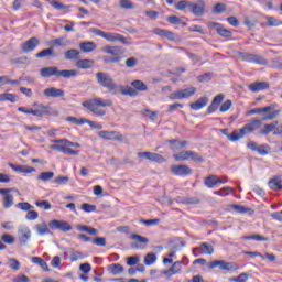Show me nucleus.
I'll use <instances>...</instances> for the list:
<instances>
[{
	"label": "nucleus",
	"mask_w": 282,
	"mask_h": 282,
	"mask_svg": "<svg viewBox=\"0 0 282 282\" xmlns=\"http://www.w3.org/2000/svg\"><path fill=\"white\" fill-rule=\"evenodd\" d=\"M261 124H263V122L259 119H256L250 123L245 124L241 129L234 130L230 134L228 133V129H221L220 131L223 135H226L230 142H239V140L248 135V133H252V131L261 129Z\"/></svg>",
	"instance_id": "f257e3e1"
},
{
	"label": "nucleus",
	"mask_w": 282,
	"mask_h": 282,
	"mask_svg": "<svg viewBox=\"0 0 282 282\" xmlns=\"http://www.w3.org/2000/svg\"><path fill=\"white\" fill-rule=\"evenodd\" d=\"M111 105H113L111 99H102L99 97L83 102V107L99 117L106 116L107 112L102 109H98V107H111Z\"/></svg>",
	"instance_id": "f03ea898"
},
{
	"label": "nucleus",
	"mask_w": 282,
	"mask_h": 282,
	"mask_svg": "<svg viewBox=\"0 0 282 282\" xmlns=\"http://www.w3.org/2000/svg\"><path fill=\"white\" fill-rule=\"evenodd\" d=\"M40 75L42 78H50L56 76V78H76L78 76V70L76 69H64L59 70L56 66L44 67L40 69Z\"/></svg>",
	"instance_id": "7ed1b4c3"
},
{
	"label": "nucleus",
	"mask_w": 282,
	"mask_h": 282,
	"mask_svg": "<svg viewBox=\"0 0 282 282\" xmlns=\"http://www.w3.org/2000/svg\"><path fill=\"white\" fill-rule=\"evenodd\" d=\"M95 78L97 80V84L100 87L108 89L110 94H113L115 89H118V84L113 82V78L111 77V75H109V73L98 72L95 74Z\"/></svg>",
	"instance_id": "20e7f679"
},
{
	"label": "nucleus",
	"mask_w": 282,
	"mask_h": 282,
	"mask_svg": "<svg viewBox=\"0 0 282 282\" xmlns=\"http://www.w3.org/2000/svg\"><path fill=\"white\" fill-rule=\"evenodd\" d=\"M90 31L96 36H101V39H105L109 43H116V41H119V43H122L123 45H129V41H127V39L122 34L105 32V31H102L100 29H96V28L90 29Z\"/></svg>",
	"instance_id": "39448f33"
},
{
	"label": "nucleus",
	"mask_w": 282,
	"mask_h": 282,
	"mask_svg": "<svg viewBox=\"0 0 282 282\" xmlns=\"http://www.w3.org/2000/svg\"><path fill=\"white\" fill-rule=\"evenodd\" d=\"M215 268H219L220 270H226L227 272H235V270H239V267L234 262H226L224 260H215L209 263V269L215 270Z\"/></svg>",
	"instance_id": "423d86ee"
},
{
	"label": "nucleus",
	"mask_w": 282,
	"mask_h": 282,
	"mask_svg": "<svg viewBox=\"0 0 282 282\" xmlns=\"http://www.w3.org/2000/svg\"><path fill=\"white\" fill-rule=\"evenodd\" d=\"M196 91H197V88L192 86V87L172 93L170 95V98L172 100H184L186 98H191V96H195Z\"/></svg>",
	"instance_id": "0eeeda50"
},
{
	"label": "nucleus",
	"mask_w": 282,
	"mask_h": 282,
	"mask_svg": "<svg viewBox=\"0 0 282 282\" xmlns=\"http://www.w3.org/2000/svg\"><path fill=\"white\" fill-rule=\"evenodd\" d=\"M14 188H2L0 189V195H2V206L3 208H12L14 206V196L11 194Z\"/></svg>",
	"instance_id": "6e6552de"
},
{
	"label": "nucleus",
	"mask_w": 282,
	"mask_h": 282,
	"mask_svg": "<svg viewBox=\"0 0 282 282\" xmlns=\"http://www.w3.org/2000/svg\"><path fill=\"white\" fill-rule=\"evenodd\" d=\"M32 238V230L25 225H20L18 228V239L21 246H25Z\"/></svg>",
	"instance_id": "1a4fd4ad"
},
{
	"label": "nucleus",
	"mask_w": 282,
	"mask_h": 282,
	"mask_svg": "<svg viewBox=\"0 0 282 282\" xmlns=\"http://www.w3.org/2000/svg\"><path fill=\"white\" fill-rule=\"evenodd\" d=\"M48 226L51 230H62V232H69V230H73L72 225L65 220H51Z\"/></svg>",
	"instance_id": "9d476101"
},
{
	"label": "nucleus",
	"mask_w": 282,
	"mask_h": 282,
	"mask_svg": "<svg viewBox=\"0 0 282 282\" xmlns=\"http://www.w3.org/2000/svg\"><path fill=\"white\" fill-rule=\"evenodd\" d=\"M99 138H102L104 140H111L116 142H124V137H122V133L116 132V131H100L98 132Z\"/></svg>",
	"instance_id": "9b49d317"
},
{
	"label": "nucleus",
	"mask_w": 282,
	"mask_h": 282,
	"mask_svg": "<svg viewBox=\"0 0 282 282\" xmlns=\"http://www.w3.org/2000/svg\"><path fill=\"white\" fill-rule=\"evenodd\" d=\"M247 149L251 151H257L259 155H268L270 153V147L268 144L257 145L254 141H249L247 143Z\"/></svg>",
	"instance_id": "f8f14e48"
},
{
	"label": "nucleus",
	"mask_w": 282,
	"mask_h": 282,
	"mask_svg": "<svg viewBox=\"0 0 282 282\" xmlns=\"http://www.w3.org/2000/svg\"><path fill=\"white\" fill-rule=\"evenodd\" d=\"M170 171L172 175L176 176L191 175L193 173V170L188 165H172Z\"/></svg>",
	"instance_id": "ddd939ff"
},
{
	"label": "nucleus",
	"mask_w": 282,
	"mask_h": 282,
	"mask_svg": "<svg viewBox=\"0 0 282 282\" xmlns=\"http://www.w3.org/2000/svg\"><path fill=\"white\" fill-rule=\"evenodd\" d=\"M205 10H206V4L204 3V1L199 0L196 3L191 2L188 12H192L194 17H204Z\"/></svg>",
	"instance_id": "4468645a"
},
{
	"label": "nucleus",
	"mask_w": 282,
	"mask_h": 282,
	"mask_svg": "<svg viewBox=\"0 0 282 282\" xmlns=\"http://www.w3.org/2000/svg\"><path fill=\"white\" fill-rule=\"evenodd\" d=\"M101 52H104V54H111L113 58H120L122 54H124V48H122L121 46L106 45L101 48Z\"/></svg>",
	"instance_id": "2eb2a0df"
},
{
	"label": "nucleus",
	"mask_w": 282,
	"mask_h": 282,
	"mask_svg": "<svg viewBox=\"0 0 282 282\" xmlns=\"http://www.w3.org/2000/svg\"><path fill=\"white\" fill-rule=\"evenodd\" d=\"M33 107H35V109H33V113L37 118H43V116H50L52 113V108H50V106H45L43 104H34Z\"/></svg>",
	"instance_id": "dca6fc26"
},
{
	"label": "nucleus",
	"mask_w": 282,
	"mask_h": 282,
	"mask_svg": "<svg viewBox=\"0 0 282 282\" xmlns=\"http://www.w3.org/2000/svg\"><path fill=\"white\" fill-rule=\"evenodd\" d=\"M43 95L46 98H63L65 96V90L56 87H48L43 90Z\"/></svg>",
	"instance_id": "f3484780"
},
{
	"label": "nucleus",
	"mask_w": 282,
	"mask_h": 282,
	"mask_svg": "<svg viewBox=\"0 0 282 282\" xmlns=\"http://www.w3.org/2000/svg\"><path fill=\"white\" fill-rule=\"evenodd\" d=\"M112 94H122V96L135 97L138 96V90H135V88L131 86L117 85V88L113 90Z\"/></svg>",
	"instance_id": "a211bd4d"
},
{
	"label": "nucleus",
	"mask_w": 282,
	"mask_h": 282,
	"mask_svg": "<svg viewBox=\"0 0 282 282\" xmlns=\"http://www.w3.org/2000/svg\"><path fill=\"white\" fill-rule=\"evenodd\" d=\"M242 61H245L246 63H257L258 65H265V59H263L261 55L257 54L245 53L242 55Z\"/></svg>",
	"instance_id": "6ab92c4d"
},
{
	"label": "nucleus",
	"mask_w": 282,
	"mask_h": 282,
	"mask_svg": "<svg viewBox=\"0 0 282 282\" xmlns=\"http://www.w3.org/2000/svg\"><path fill=\"white\" fill-rule=\"evenodd\" d=\"M249 91L253 94H258V91H265V89H270V84L268 82H256L248 86Z\"/></svg>",
	"instance_id": "aec40b11"
},
{
	"label": "nucleus",
	"mask_w": 282,
	"mask_h": 282,
	"mask_svg": "<svg viewBox=\"0 0 282 282\" xmlns=\"http://www.w3.org/2000/svg\"><path fill=\"white\" fill-rule=\"evenodd\" d=\"M41 41L36 37H31L22 44V52H34L35 47H39Z\"/></svg>",
	"instance_id": "412c9836"
},
{
	"label": "nucleus",
	"mask_w": 282,
	"mask_h": 282,
	"mask_svg": "<svg viewBox=\"0 0 282 282\" xmlns=\"http://www.w3.org/2000/svg\"><path fill=\"white\" fill-rule=\"evenodd\" d=\"M204 184L207 188H217L221 184V178L217 175H209L204 180Z\"/></svg>",
	"instance_id": "4be33fe9"
},
{
	"label": "nucleus",
	"mask_w": 282,
	"mask_h": 282,
	"mask_svg": "<svg viewBox=\"0 0 282 282\" xmlns=\"http://www.w3.org/2000/svg\"><path fill=\"white\" fill-rule=\"evenodd\" d=\"M9 166L17 173H36V169L29 165H14L13 163H9Z\"/></svg>",
	"instance_id": "5701e85b"
},
{
	"label": "nucleus",
	"mask_w": 282,
	"mask_h": 282,
	"mask_svg": "<svg viewBox=\"0 0 282 282\" xmlns=\"http://www.w3.org/2000/svg\"><path fill=\"white\" fill-rule=\"evenodd\" d=\"M182 270V262L176 261L172 264V267L167 270L163 271V274H165V276H173L177 273H180Z\"/></svg>",
	"instance_id": "b1692460"
},
{
	"label": "nucleus",
	"mask_w": 282,
	"mask_h": 282,
	"mask_svg": "<svg viewBox=\"0 0 282 282\" xmlns=\"http://www.w3.org/2000/svg\"><path fill=\"white\" fill-rule=\"evenodd\" d=\"M98 47V45H96L95 42H82L79 43V50L82 52H84L85 54H89L91 52H94L96 48Z\"/></svg>",
	"instance_id": "393cba45"
},
{
	"label": "nucleus",
	"mask_w": 282,
	"mask_h": 282,
	"mask_svg": "<svg viewBox=\"0 0 282 282\" xmlns=\"http://www.w3.org/2000/svg\"><path fill=\"white\" fill-rule=\"evenodd\" d=\"M206 105H208V97H200L196 102L191 104L189 107L193 111H199L204 109Z\"/></svg>",
	"instance_id": "a878e982"
},
{
	"label": "nucleus",
	"mask_w": 282,
	"mask_h": 282,
	"mask_svg": "<svg viewBox=\"0 0 282 282\" xmlns=\"http://www.w3.org/2000/svg\"><path fill=\"white\" fill-rule=\"evenodd\" d=\"M94 59H79L76 62V67L78 69H91L94 67Z\"/></svg>",
	"instance_id": "bb28decb"
},
{
	"label": "nucleus",
	"mask_w": 282,
	"mask_h": 282,
	"mask_svg": "<svg viewBox=\"0 0 282 282\" xmlns=\"http://www.w3.org/2000/svg\"><path fill=\"white\" fill-rule=\"evenodd\" d=\"M76 229L79 232H87L88 235L96 237L98 235V229L87 226V225H77Z\"/></svg>",
	"instance_id": "cd10ccee"
},
{
	"label": "nucleus",
	"mask_w": 282,
	"mask_h": 282,
	"mask_svg": "<svg viewBox=\"0 0 282 282\" xmlns=\"http://www.w3.org/2000/svg\"><path fill=\"white\" fill-rule=\"evenodd\" d=\"M34 230H36L37 235L41 237L45 235H50V227H47L46 223H40L34 226Z\"/></svg>",
	"instance_id": "c85d7f7f"
},
{
	"label": "nucleus",
	"mask_w": 282,
	"mask_h": 282,
	"mask_svg": "<svg viewBox=\"0 0 282 282\" xmlns=\"http://www.w3.org/2000/svg\"><path fill=\"white\" fill-rule=\"evenodd\" d=\"M214 25H216V32L217 34H219V36H223L224 39H230V36H232V31L221 26L218 23H214Z\"/></svg>",
	"instance_id": "c756f323"
},
{
	"label": "nucleus",
	"mask_w": 282,
	"mask_h": 282,
	"mask_svg": "<svg viewBox=\"0 0 282 282\" xmlns=\"http://www.w3.org/2000/svg\"><path fill=\"white\" fill-rule=\"evenodd\" d=\"M80 56V51L76 48L68 50L64 53V57L66 61H76Z\"/></svg>",
	"instance_id": "7c9ffc66"
},
{
	"label": "nucleus",
	"mask_w": 282,
	"mask_h": 282,
	"mask_svg": "<svg viewBox=\"0 0 282 282\" xmlns=\"http://www.w3.org/2000/svg\"><path fill=\"white\" fill-rule=\"evenodd\" d=\"M17 100H19V97H17V95L14 94H10V93L0 94V102H17Z\"/></svg>",
	"instance_id": "2f4dec72"
},
{
	"label": "nucleus",
	"mask_w": 282,
	"mask_h": 282,
	"mask_svg": "<svg viewBox=\"0 0 282 282\" xmlns=\"http://www.w3.org/2000/svg\"><path fill=\"white\" fill-rule=\"evenodd\" d=\"M278 124H279V121H273L270 124H264V128L259 131L260 135H268V134L272 133V131H274V129H276Z\"/></svg>",
	"instance_id": "473e14b6"
},
{
	"label": "nucleus",
	"mask_w": 282,
	"mask_h": 282,
	"mask_svg": "<svg viewBox=\"0 0 282 282\" xmlns=\"http://www.w3.org/2000/svg\"><path fill=\"white\" fill-rule=\"evenodd\" d=\"M51 43L54 47H67V45H69L72 42L66 37H58L53 40Z\"/></svg>",
	"instance_id": "72a5a7b5"
},
{
	"label": "nucleus",
	"mask_w": 282,
	"mask_h": 282,
	"mask_svg": "<svg viewBox=\"0 0 282 282\" xmlns=\"http://www.w3.org/2000/svg\"><path fill=\"white\" fill-rule=\"evenodd\" d=\"M108 270L113 274V276H118V274H122L124 272V268L118 263L110 264Z\"/></svg>",
	"instance_id": "f704fd0d"
},
{
	"label": "nucleus",
	"mask_w": 282,
	"mask_h": 282,
	"mask_svg": "<svg viewBox=\"0 0 282 282\" xmlns=\"http://www.w3.org/2000/svg\"><path fill=\"white\" fill-rule=\"evenodd\" d=\"M53 144H66V147H74L75 149H80V143H74L67 139H58V140H52Z\"/></svg>",
	"instance_id": "c9c22d12"
},
{
	"label": "nucleus",
	"mask_w": 282,
	"mask_h": 282,
	"mask_svg": "<svg viewBox=\"0 0 282 282\" xmlns=\"http://www.w3.org/2000/svg\"><path fill=\"white\" fill-rule=\"evenodd\" d=\"M131 86L135 88V91H147L149 87H147V84L144 82L137 79L131 83Z\"/></svg>",
	"instance_id": "e433bc0d"
},
{
	"label": "nucleus",
	"mask_w": 282,
	"mask_h": 282,
	"mask_svg": "<svg viewBox=\"0 0 282 282\" xmlns=\"http://www.w3.org/2000/svg\"><path fill=\"white\" fill-rule=\"evenodd\" d=\"M189 155H191V150L174 154L173 158L174 160H176V162H184L186 160H189Z\"/></svg>",
	"instance_id": "4c0bfd02"
},
{
	"label": "nucleus",
	"mask_w": 282,
	"mask_h": 282,
	"mask_svg": "<svg viewBox=\"0 0 282 282\" xmlns=\"http://www.w3.org/2000/svg\"><path fill=\"white\" fill-rule=\"evenodd\" d=\"M231 208L234 210H236V213H240L241 215L249 213V215H252V213H254V210L245 207L243 205H231Z\"/></svg>",
	"instance_id": "58836bf2"
},
{
	"label": "nucleus",
	"mask_w": 282,
	"mask_h": 282,
	"mask_svg": "<svg viewBox=\"0 0 282 282\" xmlns=\"http://www.w3.org/2000/svg\"><path fill=\"white\" fill-rule=\"evenodd\" d=\"M200 252H203V254H213V252H215V248H213V245H208V242H202Z\"/></svg>",
	"instance_id": "ea45409f"
},
{
	"label": "nucleus",
	"mask_w": 282,
	"mask_h": 282,
	"mask_svg": "<svg viewBox=\"0 0 282 282\" xmlns=\"http://www.w3.org/2000/svg\"><path fill=\"white\" fill-rule=\"evenodd\" d=\"M155 261H158V256L155 253H148L143 259L144 265H153Z\"/></svg>",
	"instance_id": "a19ab883"
},
{
	"label": "nucleus",
	"mask_w": 282,
	"mask_h": 282,
	"mask_svg": "<svg viewBox=\"0 0 282 282\" xmlns=\"http://www.w3.org/2000/svg\"><path fill=\"white\" fill-rule=\"evenodd\" d=\"M66 122H72V124H77L78 127H83L87 122L86 118H76V117H67Z\"/></svg>",
	"instance_id": "79ce46f5"
},
{
	"label": "nucleus",
	"mask_w": 282,
	"mask_h": 282,
	"mask_svg": "<svg viewBox=\"0 0 282 282\" xmlns=\"http://www.w3.org/2000/svg\"><path fill=\"white\" fill-rule=\"evenodd\" d=\"M8 265L11 270H14L15 272L21 270V262L14 258H9L8 259Z\"/></svg>",
	"instance_id": "37998d69"
},
{
	"label": "nucleus",
	"mask_w": 282,
	"mask_h": 282,
	"mask_svg": "<svg viewBox=\"0 0 282 282\" xmlns=\"http://www.w3.org/2000/svg\"><path fill=\"white\" fill-rule=\"evenodd\" d=\"M35 206L42 208V210H52V203L50 200H36Z\"/></svg>",
	"instance_id": "c03bdc74"
},
{
	"label": "nucleus",
	"mask_w": 282,
	"mask_h": 282,
	"mask_svg": "<svg viewBox=\"0 0 282 282\" xmlns=\"http://www.w3.org/2000/svg\"><path fill=\"white\" fill-rule=\"evenodd\" d=\"M54 55V48H45L35 54V58H46Z\"/></svg>",
	"instance_id": "a18cd8bd"
},
{
	"label": "nucleus",
	"mask_w": 282,
	"mask_h": 282,
	"mask_svg": "<svg viewBox=\"0 0 282 282\" xmlns=\"http://www.w3.org/2000/svg\"><path fill=\"white\" fill-rule=\"evenodd\" d=\"M268 184H269V187L272 188V191H281L282 188L280 178H271Z\"/></svg>",
	"instance_id": "49530a36"
},
{
	"label": "nucleus",
	"mask_w": 282,
	"mask_h": 282,
	"mask_svg": "<svg viewBox=\"0 0 282 282\" xmlns=\"http://www.w3.org/2000/svg\"><path fill=\"white\" fill-rule=\"evenodd\" d=\"M15 208H18L19 210H23L24 213H28L32 209H34V206H32L30 203L24 202V203H18L15 204Z\"/></svg>",
	"instance_id": "de8ad7c7"
},
{
	"label": "nucleus",
	"mask_w": 282,
	"mask_h": 282,
	"mask_svg": "<svg viewBox=\"0 0 282 282\" xmlns=\"http://www.w3.org/2000/svg\"><path fill=\"white\" fill-rule=\"evenodd\" d=\"M274 109V106H267L262 108H254L250 110V113H268Z\"/></svg>",
	"instance_id": "09e8293b"
},
{
	"label": "nucleus",
	"mask_w": 282,
	"mask_h": 282,
	"mask_svg": "<svg viewBox=\"0 0 282 282\" xmlns=\"http://www.w3.org/2000/svg\"><path fill=\"white\" fill-rule=\"evenodd\" d=\"M1 241H3V243H8V246H12L14 245V241H17V238L10 234H3L1 236Z\"/></svg>",
	"instance_id": "8fccbe9b"
},
{
	"label": "nucleus",
	"mask_w": 282,
	"mask_h": 282,
	"mask_svg": "<svg viewBox=\"0 0 282 282\" xmlns=\"http://www.w3.org/2000/svg\"><path fill=\"white\" fill-rule=\"evenodd\" d=\"M174 8H175L176 10H186V8H187V10L189 11V9H191V1H188V0H182V1H180L178 3H176V4L174 6Z\"/></svg>",
	"instance_id": "3c124183"
},
{
	"label": "nucleus",
	"mask_w": 282,
	"mask_h": 282,
	"mask_svg": "<svg viewBox=\"0 0 282 282\" xmlns=\"http://www.w3.org/2000/svg\"><path fill=\"white\" fill-rule=\"evenodd\" d=\"M54 177V172H42L37 180H41L42 182H50Z\"/></svg>",
	"instance_id": "603ef678"
},
{
	"label": "nucleus",
	"mask_w": 282,
	"mask_h": 282,
	"mask_svg": "<svg viewBox=\"0 0 282 282\" xmlns=\"http://www.w3.org/2000/svg\"><path fill=\"white\" fill-rule=\"evenodd\" d=\"M50 4L52 6V8H55V10H62L65 11L69 8V6H65L58 1L55 0H50Z\"/></svg>",
	"instance_id": "864d4df0"
},
{
	"label": "nucleus",
	"mask_w": 282,
	"mask_h": 282,
	"mask_svg": "<svg viewBox=\"0 0 282 282\" xmlns=\"http://www.w3.org/2000/svg\"><path fill=\"white\" fill-rule=\"evenodd\" d=\"M91 241L94 246H99V248H105V246H107V239H105V237H96Z\"/></svg>",
	"instance_id": "5fc2aeb1"
},
{
	"label": "nucleus",
	"mask_w": 282,
	"mask_h": 282,
	"mask_svg": "<svg viewBox=\"0 0 282 282\" xmlns=\"http://www.w3.org/2000/svg\"><path fill=\"white\" fill-rule=\"evenodd\" d=\"M130 239H132L133 241H138L139 243H149V238L138 234L131 235Z\"/></svg>",
	"instance_id": "6e6d98bb"
},
{
	"label": "nucleus",
	"mask_w": 282,
	"mask_h": 282,
	"mask_svg": "<svg viewBox=\"0 0 282 282\" xmlns=\"http://www.w3.org/2000/svg\"><path fill=\"white\" fill-rule=\"evenodd\" d=\"M119 6L123 10H133V8H135V6H133V3L129 0H120Z\"/></svg>",
	"instance_id": "4d7b16f0"
},
{
	"label": "nucleus",
	"mask_w": 282,
	"mask_h": 282,
	"mask_svg": "<svg viewBox=\"0 0 282 282\" xmlns=\"http://www.w3.org/2000/svg\"><path fill=\"white\" fill-rule=\"evenodd\" d=\"M245 239L247 241H268V237H263L261 235L246 236Z\"/></svg>",
	"instance_id": "13d9d810"
},
{
	"label": "nucleus",
	"mask_w": 282,
	"mask_h": 282,
	"mask_svg": "<svg viewBox=\"0 0 282 282\" xmlns=\"http://www.w3.org/2000/svg\"><path fill=\"white\" fill-rule=\"evenodd\" d=\"M65 254H70V261H78V259H83V253L76 252L74 249H69Z\"/></svg>",
	"instance_id": "bf43d9fd"
},
{
	"label": "nucleus",
	"mask_w": 282,
	"mask_h": 282,
	"mask_svg": "<svg viewBox=\"0 0 282 282\" xmlns=\"http://www.w3.org/2000/svg\"><path fill=\"white\" fill-rule=\"evenodd\" d=\"M189 160H192L193 162H198V163L204 162V158H202V155H199V153H197L195 151H191V150H189Z\"/></svg>",
	"instance_id": "052dcab7"
},
{
	"label": "nucleus",
	"mask_w": 282,
	"mask_h": 282,
	"mask_svg": "<svg viewBox=\"0 0 282 282\" xmlns=\"http://www.w3.org/2000/svg\"><path fill=\"white\" fill-rule=\"evenodd\" d=\"M25 219L28 220V221H34V220H36V219H39V212H36V210H29L28 213H26V215H25Z\"/></svg>",
	"instance_id": "680f3d73"
},
{
	"label": "nucleus",
	"mask_w": 282,
	"mask_h": 282,
	"mask_svg": "<svg viewBox=\"0 0 282 282\" xmlns=\"http://www.w3.org/2000/svg\"><path fill=\"white\" fill-rule=\"evenodd\" d=\"M267 21L270 28H278V25H282L281 20H276L274 17H267Z\"/></svg>",
	"instance_id": "e2e57ef3"
},
{
	"label": "nucleus",
	"mask_w": 282,
	"mask_h": 282,
	"mask_svg": "<svg viewBox=\"0 0 282 282\" xmlns=\"http://www.w3.org/2000/svg\"><path fill=\"white\" fill-rule=\"evenodd\" d=\"M279 113H281V110H273L269 112V115L264 116L262 121L265 122L268 120H274V118H278Z\"/></svg>",
	"instance_id": "0e129e2a"
},
{
	"label": "nucleus",
	"mask_w": 282,
	"mask_h": 282,
	"mask_svg": "<svg viewBox=\"0 0 282 282\" xmlns=\"http://www.w3.org/2000/svg\"><path fill=\"white\" fill-rule=\"evenodd\" d=\"M141 224H144V226H158L160 224V218H154V219H141Z\"/></svg>",
	"instance_id": "69168bd1"
},
{
	"label": "nucleus",
	"mask_w": 282,
	"mask_h": 282,
	"mask_svg": "<svg viewBox=\"0 0 282 282\" xmlns=\"http://www.w3.org/2000/svg\"><path fill=\"white\" fill-rule=\"evenodd\" d=\"M69 182V178L67 176H56L54 178V184H58L61 186H65Z\"/></svg>",
	"instance_id": "338daca9"
},
{
	"label": "nucleus",
	"mask_w": 282,
	"mask_h": 282,
	"mask_svg": "<svg viewBox=\"0 0 282 282\" xmlns=\"http://www.w3.org/2000/svg\"><path fill=\"white\" fill-rule=\"evenodd\" d=\"M138 263H140L139 256H132L127 259V265L133 267V265H138Z\"/></svg>",
	"instance_id": "774afa93"
}]
</instances>
